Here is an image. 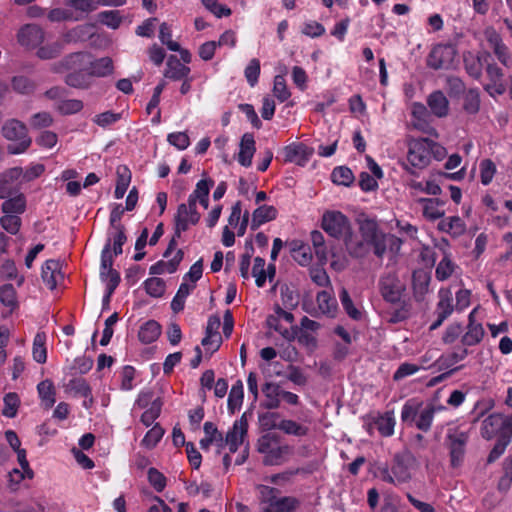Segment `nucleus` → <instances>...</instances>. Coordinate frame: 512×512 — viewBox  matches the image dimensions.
I'll return each mask as SVG.
<instances>
[{"label": "nucleus", "instance_id": "obj_1", "mask_svg": "<svg viewBox=\"0 0 512 512\" xmlns=\"http://www.w3.org/2000/svg\"><path fill=\"white\" fill-rule=\"evenodd\" d=\"M321 227L329 236L343 240L348 252L354 257H363L372 249L374 254L381 258L387 249L398 252L402 244L398 237L383 233L375 222L369 220L360 225L361 240H356L350 220L336 210H327L323 213Z\"/></svg>", "mask_w": 512, "mask_h": 512}, {"label": "nucleus", "instance_id": "obj_2", "mask_svg": "<svg viewBox=\"0 0 512 512\" xmlns=\"http://www.w3.org/2000/svg\"><path fill=\"white\" fill-rule=\"evenodd\" d=\"M257 451L263 455L267 466H279L288 461L293 454V447L283 443L279 435L266 433L257 441Z\"/></svg>", "mask_w": 512, "mask_h": 512}, {"label": "nucleus", "instance_id": "obj_3", "mask_svg": "<svg viewBox=\"0 0 512 512\" xmlns=\"http://www.w3.org/2000/svg\"><path fill=\"white\" fill-rule=\"evenodd\" d=\"M436 408L431 405H424L416 398L408 399L401 409V421L409 426L428 432L432 426Z\"/></svg>", "mask_w": 512, "mask_h": 512}, {"label": "nucleus", "instance_id": "obj_4", "mask_svg": "<svg viewBox=\"0 0 512 512\" xmlns=\"http://www.w3.org/2000/svg\"><path fill=\"white\" fill-rule=\"evenodd\" d=\"M415 462L413 455L408 452L396 454L391 467L381 466L378 468L379 478L393 485L407 483L412 477Z\"/></svg>", "mask_w": 512, "mask_h": 512}, {"label": "nucleus", "instance_id": "obj_5", "mask_svg": "<svg viewBox=\"0 0 512 512\" xmlns=\"http://www.w3.org/2000/svg\"><path fill=\"white\" fill-rule=\"evenodd\" d=\"M260 512H293L299 502L294 497H279V490L267 485H258Z\"/></svg>", "mask_w": 512, "mask_h": 512}, {"label": "nucleus", "instance_id": "obj_6", "mask_svg": "<svg viewBox=\"0 0 512 512\" xmlns=\"http://www.w3.org/2000/svg\"><path fill=\"white\" fill-rule=\"evenodd\" d=\"M199 219L200 214L197 212L196 205L193 204V200L188 201L187 203H182L178 206L177 213L175 215L174 236L164 253V257H169L175 250L177 245L176 239L180 238L181 233L186 231L191 225L197 224Z\"/></svg>", "mask_w": 512, "mask_h": 512}, {"label": "nucleus", "instance_id": "obj_7", "mask_svg": "<svg viewBox=\"0 0 512 512\" xmlns=\"http://www.w3.org/2000/svg\"><path fill=\"white\" fill-rule=\"evenodd\" d=\"M2 134L8 141L13 142L7 148L11 154L25 152L32 142L26 125L17 119L8 120L2 127Z\"/></svg>", "mask_w": 512, "mask_h": 512}, {"label": "nucleus", "instance_id": "obj_8", "mask_svg": "<svg viewBox=\"0 0 512 512\" xmlns=\"http://www.w3.org/2000/svg\"><path fill=\"white\" fill-rule=\"evenodd\" d=\"M481 436L490 440L497 437L512 438V416L501 413L490 414L482 421Z\"/></svg>", "mask_w": 512, "mask_h": 512}, {"label": "nucleus", "instance_id": "obj_9", "mask_svg": "<svg viewBox=\"0 0 512 512\" xmlns=\"http://www.w3.org/2000/svg\"><path fill=\"white\" fill-rule=\"evenodd\" d=\"M363 427L372 436L376 429L382 437H390L394 434L396 419L394 411L384 413L371 412L363 416Z\"/></svg>", "mask_w": 512, "mask_h": 512}, {"label": "nucleus", "instance_id": "obj_10", "mask_svg": "<svg viewBox=\"0 0 512 512\" xmlns=\"http://www.w3.org/2000/svg\"><path fill=\"white\" fill-rule=\"evenodd\" d=\"M468 439L469 435L466 431H463L460 428L448 429L446 444L449 449L452 467L456 468L462 464Z\"/></svg>", "mask_w": 512, "mask_h": 512}, {"label": "nucleus", "instance_id": "obj_11", "mask_svg": "<svg viewBox=\"0 0 512 512\" xmlns=\"http://www.w3.org/2000/svg\"><path fill=\"white\" fill-rule=\"evenodd\" d=\"M379 290L385 301L395 304L400 302L405 286L395 272H387L379 279Z\"/></svg>", "mask_w": 512, "mask_h": 512}, {"label": "nucleus", "instance_id": "obj_12", "mask_svg": "<svg viewBox=\"0 0 512 512\" xmlns=\"http://www.w3.org/2000/svg\"><path fill=\"white\" fill-rule=\"evenodd\" d=\"M112 265L113 257L111 253V243L108 241L101 253L100 278L105 282L106 290L110 293H114L120 282V275L112 268Z\"/></svg>", "mask_w": 512, "mask_h": 512}, {"label": "nucleus", "instance_id": "obj_13", "mask_svg": "<svg viewBox=\"0 0 512 512\" xmlns=\"http://www.w3.org/2000/svg\"><path fill=\"white\" fill-rule=\"evenodd\" d=\"M429 148L431 147L428 138L410 140L407 154L409 164L418 169H423L428 166L430 163Z\"/></svg>", "mask_w": 512, "mask_h": 512}, {"label": "nucleus", "instance_id": "obj_14", "mask_svg": "<svg viewBox=\"0 0 512 512\" xmlns=\"http://www.w3.org/2000/svg\"><path fill=\"white\" fill-rule=\"evenodd\" d=\"M456 56V49L450 44H438L432 48L428 57L427 65L434 69H448Z\"/></svg>", "mask_w": 512, "mask_h": 512}, {"label": "nucleus", "instance_id": "obj_15", "mask_svg": "<svg viewBox=\"0 0 512 512\" xmlns=\"http://www.w3.org/2000/svg\"><path fill=\"white\" fill-rule=\"evenodd\" d=\"M90 63V54L85 52H76L68 55L58 63L52 65V71L62 73L68 70L87 71Z\"/></svg>", "mask_w": 512, "mask_h": 512}, {"label": "nucleus", "instance_id": "obj_16", "mask_svg": "<svg viewBox=\"0 0 512 512\" xmlns=\"http://www.w3.org/2000/svg\"><path fill=\"white\" fill-rule=\"evenodd\" d=\"M477 309L474 308L468 315V323L463 330L461 343L465 347L475 346L481 343L484 338L485 330L480 322L475 319Z\"/></svg>", "mask_w": 512, "mask_h": 512}, {"label": "nucleus", "instance_id": "obj_17", "mask_svg": "<svg viewBox=\"0 0 512 512\" xmlns=\"http://www.w3.org/2000/svg\"><path fill=\"white\" fill-rule=\"evenodd\" d=\"M44 37V30L35 24L24 25L17 34L19 44L29 49L38 47L44 41Z\"/></svg>", "mask_w": 512, "mask_h": 512}, {"label": "nucleus", "instance_id": "obj_18", "mask_svg": "<svg viewBox=\"0 0 512 512\" xmlns=\"http://www.w3.org/2000/svg\"><path fill=\"white\" fill-rule=\"evenodd\" d=\"M248 430V422L244 416L236 420L232 428L227 432L224 438V447L228 446L231 453L238 450L243 444Z\"/></svg>", "mask_w": 512, "mask_h": 512}, {"label": "nucleus", "instance_id": "obj_19", "mask_svg": "<svg viewBox=\"0 0 512 512\" xmlns=\"http://www.w3.org/2000/svg\"><path fill=\"white\" fill-rule=\"evenodd\" d=\"M41 278L50 290L55 289L64 279L60 261L54 259L47 260L42 266Z\"/></svg>", "mask_w": 512, "mask_h": 512}, {"label": "nucleus", "instance_id": "obj_20", "mask_svg": "<svg viewBox=\"0 0 512 512\" xmlns=\"http://www.w3.org/2000/svg\"><path fill=\"white\" fill-rule=\"evenodd\" d=\"M96 27L92 23L77 25L62 35L65 44L85 42L94 36Z\"/></svg>", "mask_w": 512, "mask_h": 512}, {"label": "nucleus", "instance_id": "obj_21", "mask_svg": "<svg viewBox=\"0 0 512 512\" xmlns=\"http://www.w3.org/2000/svg\"><path fill=\"white\" fill-rule=\"evenodd\" d=\"M23 169L21 167H13L0 175V199H5L12 194L13 184L16 181L22 182Z\"/></svg>", "mask_w": 512, "mask_h": 512}, {"label": "nucleus", "instance_id": "obj_22", "mask_svg": "<svg viewBox=\"0 0 512 512\" xmlns=\"http://www.w3.org/2000/svg\"><path fill=\"white\" fill-rule=\"evenodd\" d=\"M283 153L285 162L295 163L300 166L305 165L311 155L307 146L302 143L287 145Z\"/></svg>", "mask_w": 512, "mask_h": 512}, {"label": "nucleus", "instance_id": "obj_23", "mask_svg": "<svg viewBox=\"0 0 512 512\" xmlns=\"http://www.w3.org/2000/svg\"><path fill=\"white\" fill-rule=\"evenodd\" d=\"M443 246V257L437 264L435 270V277L438 281L447 280L458 268L457 264L452 260L451 254L445 250V248L448 246V242L446 240H443Z\"/></svg>", "mask_w": 512, "mask_h": 512}, {"label": "nucleus", "instance_id": "obj_24", "mask_svg": "<svg viewBox=\"0 0 512 512\" xmlns=\"http://www.w3.org/2000/svg\"><path fill=\"white\" fill-rule=\"evenodd\" d=\"M256 151L255 140L252 134L245 133L240 141L237 160L243 167H250Z\"/></svg>", "mask_w": 512, "mask_h": 512}, {"label": "nucleus", "instance_id": "obj_25", "mask_svg": "<svg viewBox=\"0 0 512 512\" xmlns=\"http://www.w3.org/2000/svg\"><path fill=\"white\" fill-rule=\"evenodd\" d=\"M283 390L278 383L266 382L262 387L265 400L263 406L266 409H277L281 405Z\"/></svg>", "mask_w": 512, "mask_h": 512}, {"label": "nucleus", "instance_id": "obj_26", "mask_svg": "<svg viewBox=\"0 0 512 512\" xmlns=\"http://www.w3.org/2000/svg\"><path fill=\"white\" fill-rule=\"evenodd\" d=\"M468 355H469L468 348L462 345V347L457 348L446 355H441L436 360L435 365H437L440 370H443V369L451 370V369L455 368L454 366L457 363L465 360Z\"/></svg>", "mask_w": 512, "mask_h": 512}, {"label": "nucleus", "instance_id": "obj_27", "mask_svg": "<svg viewBox=\"0 0 512 512\" xmlns=\"http://www.w3.org/2000/svg\"><path fill=\"white\" fill-rule=\"evenodd\" d=\"M190 68L183 64L176 56L171 55L166 63L164 76L168 79L178 81L190 74Z\"/></svg>", "mask_w": 512, "mask_h": 512}, {"label": "nucleus", "instance_id": "obj_28", "mask_svg": "<svg viewBox=\"0 0 512 512\" xmlns=\"http://www.w3.org/2000/svg\"><path fill=\"white\" fill-rule=\"evenodd\" d=\"M431 276L424 270L414 271L412 275V288L416 300L421 301L429 291Z\"/></svg>", "mask_w": 512, "mask_h": 512}, {"label": "nucleus", "instance_id": "obj_29", "mask_svg": "<svg viewBox=\"0 0 512 512\" xmlns=\"http://www.w3.org/2000/svg\"><path fill=\"white\" fill-rule=\"evenodd\" d=\"M438 229L447 233L453 238L460 237L466 231V224L459 216H450L443 218L438 223Z\"/></svg>", "mask_w": 512, "mask_h": 512}, {"label": "nucleus", "instance_id": "obj_30", "mask_svg": "<svg viewBox=\"0 0 512 512\" xmlns=\"http://www.w3.org/2000/svg\"><path fill=\"white\" fill-rule=\"evenodd\" d=\"M278 211L274 206L262 205L255 209L252 213L250 228L258 229L261 225L276 219Z\"/></svg>", "mask_w": 512, "mask_h": 512}, {"label": "nucleus", "instance_id": "obj_31", "mask_svg": "<svg viewBox=\"0 0 512 512\" xmlns=\"http://www.w3.org/2000/svg\"><path fill=\"white\" fill-rule=\"evenodd\" d=\"M203 430L205 437L200 441L202 449L207 450L212 444H215L219 450L224 448V437L212 422H205Z\"/></svg>", "mask_w": 512, "mask_h": 512}, {"label": "nucleus", "instance_id": "obj_32", "mask_svg": "<svg viewBox=\"0 0 512 512\" xmlns=\"http://www.w3.org/2000/svg\"><path fill=\"white\" fill-rule=\"evenodd\" d=\"M427 104L432 113L437 117H445L449 111V102L441 91H434L428 96Z\"/></svg>", "mask_w": 512, "mask_h": 512}, {"label": "nucleus", "instance_id": "obj_33", "mask_svg": "<svg viewBox=\"0 0 512 512\" xmlns=\"http://www.w3.org/2000/svg\"><path fill=\"white\" fill-rule=\"evenodd\" d=\"M419 202L423 205V216L431 221L440 219L444 216V210L441 209L443 202L434 198H421Z\"/></svg>", "mask_w": 512, "mask_h": 512}, {"label": "nucleus", "instance_id": "obj_34", "mask_svg": "<svg viewBox=\"0 0 512 512\" xmlns=\"http://www.w3.org/2000/svg\"><path fill=\"white\" fill-rule=\"evenodd\" d=\"M1 209L4 214L19 216L26 210V197L22 193L10 197L2 203Z\"/></svg>", "mask_w": 512, "mask_h": 512}, {"label": "nucleus", "instance_id": "obj_35", "mask_svg": "<svg viewBox=\"0 0 512 512\" xmlns=\"http://www.w3.org/2000/svg\"><path fill=\"white\" fill-rule=\"evenodd\" d=\"M436 312L443 317H449L454 311L453 294L450 288H440L438 291Z\"/></svg>", "mask_w": 512, "mask_h": 512}, {"label": "nucleus", "instance_id": "obj_36", "mask_svg": "<svg viewBox=\"0 0 512 512\" xmlns=\"http://www.w3.org/2000/svg\"><path fill=\"white\" fill-rule=\"evenodd\" d=\"M161 326L154 320L145 322L139 329L138 337L142 343L150 344L158 339Z\"/></svg>", "mask_w": 512, "mask_h": 512}, {"label": "nucleus", "instance_id": "obj_37", "mask_svg": "<svg viewBox=\"0 0 512 512\" xmlns=\"http://www.w3.org/2000/svg\"><path fill=\"white\" fill-rule=\"evenodd\" d=\"M37 391L44 408L50 409L56 402V392L52 381L48 379L41 381L37 385Z\"/></svg>", "mask_w": 512, "mask_h": 512}, {"label": "nucleus", "instance_id": "obj_38", "mask_svg": "<svg viewBox=\"0 0 512 512\" xmlns=\"http://www.w3.org/2000/svg\"><path fill=\"white\" fill-rule=\"evenodd\" d=\"M267 325L270 329L278 332L285 340L293 341L298 335V327L279 322L275 318H267Z\"/></svg>", "mask_w": 512, "mask_h": 512}, {"label": "nucleus", "instance_id": "obj_39", "mask_svg": "<svg viewBox=\"0 0 512 512\" xmlns=\"http://www.w3.org/2000/svg\"><path fill=\"white\" fill-rule=\"evenodd\" d=\"M113 71V62L109 57H103L92 61L88 65V74L98 77H104L111 74Z\"/></svg>", "mask_w": 512, "mask_h": 512}, {"label": "nucleus", "instance_id": "obj_40", "mask_svg": "<svg viewBox=\"0 0 512 512\" xmlns=\"http://www.w3.org/2000/svg\"><path fill=\"white\" fill-rule=\"evenodd\" d=\"M12 90L20 95H31L35 92L36 83L23 75L14 76L11 80Z\"/></svg>", "mask_w": 512, "mask_h": 512}, {"label": "nucleus", "instance_id": "obj_41", "mask_svg": "<svg viewBox=\"0 0 512 512\" xmlns=\"http://www.w3.org/2000/svg\"><path fill=\"white\" fill-rule=\"evenodd\" d=\"M131 182V172L126 166H120L117 168V183L114 191L116 199L124 197L129 184Z\"/></svg>", "mask_w": 512, "mask_h": 512}, {"label": "nucleus", "instance_id": "obj_42", "mask_svg": "<svg viewBox=\"0 0 512 512\" xmlns=\"http://www.w3.org/2000/svg\"><path fill=\"white\" fill-rule=\"evenodd\" d=\"M279 430L287 435L304 437L309 434V427L292 419H282Z\"/></svg>", "mask_w": 512, "mask_h": 512}, {"label": "nucleus", "instance_id": "obj_43", "mask_svg": "<svg viewBox=\"0 0 512 512\" xmlns=\"http://www.w3.org/2000/svg\"><path fill=\"white\" fill-rule=\"evenodd\" d=\"M317 304L319 310L326 315L334 316L337 310V301L331 295V293L327 291H321L317 294Z\"/></svg>", "mask_w": 512, "mask_h": 512}, {"label": "nucleus", "instance_id": "obj_44", "mask_svg": "<svg viewBox=\"0 0 512 512\" xmlns=\"http://www.w3.org/2000/svg\"><path fill=\"white\" fill-rule=\"evenodd\" d=\"M46 334L44 332H37L33 340L32 356L33 359L43 364L47 360L46 350Z\"/></svg>", "mask_w": 512, "mask_h": 512}, {"label": "nucleus", "instance_id": "obj_45", "mask_svg": "<svg viewBox=\"0 0 512 512\" xmlns=\"http://www.w3.org/2000/svg\"><path fill=\"white\" fill-rule=\"evenodd\" d=\"M195 288V285L189 284V282H182L176 295L171 301V309L178 313L183 310L186 298L191 293V291Z\"/></svg>", "mask_w": 512, "mask_h": 512}, {"label": "nucleus", "instance_id": "obj_46", "mask_svg": "<svg viewBox=\"0 0 512 512\" xmlns=\"http://www.w3.org/2000/svg\"><path fill=\"white\" fill-rule=\"evenodd\" d=\"M66 392L72 394L75 397L89 396V392L92 391L88 382L83 378H73L65 386Z\"/></svg>", "mask_w": 512, "mask_h": 512}, {"label": "nucleus", "instance_id": "obj_47", "mask_svg": "<svg viewBox=\"0 0 512 512\" xmlns=\"http://www.w3.org/2000/svg\"><path fill=\"white\" fill-rule=\"evenodd\" d=\"M0 302L12 312L18 307L17 293L12 284L0 287Z\"/></svg>", "mask_w": 512, "mask_h": 512}, {"label": "nucleus", "instance_id": "obj_48", "mask_svg": "<svg viewBox=\"0 0 512 512\" xmlns=\"http://www.w3.org/2000/svg\"><path fill=\"white\" fill-rule=\"evenodd\" d=\"M54 108L62 115H72L83 109V102L78 99H62L56 102Z\"/></svg>", "mask_w": 512, "mask_h": 512}, {"label": "nucleus", "instance_id": "obj_49", "mask_svg": "<svg viewBox=\"0 0 512 512\" xmlns=\"http://www.w3.org/2000/svg\"><path fill=\"white\" fill-rule=\"evenodd\" d=\"M463 109L470 115H475L480 109V95L477 89L468 90L463 98Z\"/></svg>", "mask_w": 512, "mask_h": 512}, {"label": "nucleus", "instance_id": "obj_50", "mask_svg": "<svg viewBox=\"0 0 512 512\" xmlns=\"http://www.w3.org/2000/svg\"><path fill=\"white\" fill-rule=\"evenodd\" d=\"M244 397L243 392V383L241 380L236 381L235 384H233L229 396H228V409L231 412H234L235 410L239 409L242 405Z\"/></svg>", "mask_w": 512, "mask_h": 512}, {"label": "nucleus", "instance_id": "obj_51", "mask_svg": "<svg viewBox=\"0 0 512 512\" xmlns=\"http://www.w3.org/2000/svg\"><path fill=\"white\" fill-rule=\"evenodd\" d=\"M331 179L337 185L350 186L354 181V175L348 167L338 166L333 169Z\"/></svg>", "mask_w": 512, "mask_h": 512}, {"label": "nucleus", "instance_id": "obj_52", "mask_svg": "<svg viewBox=\"0 0 512 512\" xmlns=\"http://www.w3.org/2000/svg\"><path fill=\"white\" fill-rule=\"evenodd\" d=\"M89 74L87 71H73L65 78V83L74 88H88L89 87Z\"/></svg>", "mask_w": 512, "mask_h": 512}, {"label": "nucleus", "instance_id": "obj_53", "mask_svg": "<svg viewBox=\"0 0 512 512\" xmlns=\"http://www.w3.org/2000/svg\"><path fill=\"white\" fill-rule=\"evenodd\" d=\"M480 181L484 186L489 185L497 171L495 163L490 159H483L479 164Z\"/></svg>", "mask_w": 512, "mask_h": 512}, {"label": "nucleus", "instance_id": "obj_54", "mask_svg": "<svg viewBox=\"0 0 512 512\" xmlns=\"http://www.w3.org/2000/svg\"><path fill=\"white\" fill-rule=\"evenodd\" d=\"M164 430L159 424H155L144 436L141 445L147 449L154 448L162 439Z\"/></svg>", "mask_w": 512, "mask_h": 512}, {"label": "nucleus", "instance_id": "obj_55", "mask_svg": "<svg viewBox=\"0 0 512 512\" xmlns=\"http://www.w3.org/2000/svg\"><path fill=\"white\" fill-rule=\"evenodd\" d=\"M486 73L493 83L495 91L499 94L504 92V86L502 84L503 72L500 67L495 63L488 64L486 67Z\"/></svg>", "mask_w": 512, "mask_h": 512}, {"label": "nucleus", "instance_id": "obj_56", "mask_svg": "<svg viewBox=\"0 0 512 512\" xmlns=\"http://www.w3.org/2000/svg\"><path fill=\"white\" fill-rule=\"evenodd\" d=\"M159 40L170 51H180V44L172 40V29L170 25L165 22L160 25Z\"/></svg>", "mask_w": 512, "mask_h": 512}, {"label": "nucleus", "instance_id": "obj_57", "mask_svg": "<svg viewBox=\"0 0 512 512\" xmlns=\"http://www.w3.org/2000/svg\"><path fill=\"white\" fill-rule=\"evenodd\" d=\"M98 20L111 29H117L122 23V16L116 10L102 11L98 14Z\"/></svg>", "mask_w": 512, "mask_h": 512}, {"label": "nucleus", "instance_id": "obj_58", "mask_svg": "<svg viewBox=\"0 0 512 512\" xmlns=\"http://www.w3.org/2000/svg\"><path fill=\"white\" fill-rule=\"evenodd\" d=\"M310 238L316 256L320 261H325L327 259V248L323 234L320 231L314 230L311 232Z\"/></svg>", "mask_w": 512, "mask_h": 512}, {"label": "nucleus", "instance_id": "obj_59", "mask_svg": "<svg viewBox=\"0 0 512 512\" xmlns=\"http://www.w3.org/2000/svg\"><path fill=\"white\" fill-rule=\"evenodd\" d=\"M463 334V326L458 322L449 324L442 335V341L444 344L451 345L455 343Z\"/></svg>", "mask_w": 512, "mask_h": 512}, {"label": "nucleus", "instance_id": "obj_60", "mask_svg": "<svg viewBox=\"0 0 512 512\" xmlns=\"http://www.w3.org/2000/svg\"><path fill=\"white\" fill-rule=\"evenodd\" d=\"M21 224H22L21 218H20V216H17V215L4 214L0 218L1 227L5 231H7L8 233H10L12 235H15L19 232V230L21 228Z\"/></svg>", "mask_w": 512, "mask_h": 512}, {"label": "nucleus", "instance_id": "obj_61", "mask_svg": "<svg viewBox=\"0 0 512 512\" xmlns=\"http://www.w3.org/2000/svg\"><path fill=\"white\" fill-rule=\"evenodd\" d=\"M339 298L344 310L349 315V317H351L354 320H358L361 318L360 310L354 306L352 299L350 298L349 293L345 288L341 289L339 293Z\"/></svg>", "mask_w": 512, "mask_h": 512}, {"label": "nucleus", "instance_id": "obj_62", "mask_svg": "<svg viewBox=\"0 0 512 512\" xmlns=\"http://www.w3.org/2000/svg\"><path fill=\"white\" fill-rule=\"evenodd\" d=\"M162 401L156 400L153 405H151L149 408L145 409L143 414L141 415V422L146 426H151L155 420L159 417L162 409Z\"/></svg>", "mask_w": 512, "mask_h": 512}, {"label": "nucleus", "instance_id": "obj_63", "mask_svg": "<svg viewBox=\"0 0 512 512\" xmlns=\"http://www.w3.org/2000/svg\"><path fill=\"white\" fill-rule=\"evenodd\" d=\"M283 418L277 412H265L259 415V422L264 430L278 429Z\"/></svg>", "mask_w": 512, "mask_h": 512}, {"label": "nucleus", "instance_id": "obj_64", "mask_svg": "<svg viewBox=\"0 0 512 512\" xmlns=\"http://www.w3.org/2000/svg\"><path fill=\"white\" fill-rule=\"evenodd\" d=\"M146 292L152 297H161L165 292V282L161 278L152 277L144 282Z\"/></svg>", "mask_w": 512, "mask_h": 512}]
</instances>
